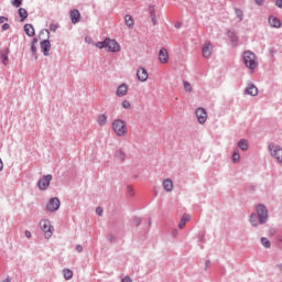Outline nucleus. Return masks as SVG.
Returning a JSON list of instances; mask_svg holds the SVG:
<instances>
[{
	"instance_id": "09e8293b",
	"label": "nucleus",
	"mask_w": 282,
	"mask_h": 282,
	"mask_svg": "<svg viewBox=\"0 0 282 282\" xmlns=\"http://www.w3.org/2000/svg\"><path fill=\"white\" fill-rule=\"evenodd\" d=\"M0 171H3V161L0 159Z\"/></svg>"
},
{
	"instance_id": "58836bf2",
	"label": "nucleus",
	"mask_w": 282,
	"mask_h": 282,
	"mask_svg": "<svg viewBox=\"0 0 282 282\" xmlns=\"http://www.w3.org/2000/svg\"><path fill=\"white\" fill-rule=\"evenodd\" d=\"M2 30H4V31L10 30V24L4 23V24L2 25Z\"/></svg>"
},
{
	"instance_id": "37998d69",
	"label": "nucleus",
	"mask_w": 282,
	"mask_h": 282,
	"mask_svg": "<svg viewBox=\"0 0 282 282\" xmlns=\"http://www.w3.org/2000/svg\"><path fill=\"white\" fill-rule=\"evenodd\" d=\"M6 21H8V18H6V17H0V24H1V23H6Z\"/></svg>"
},
{
	"instance_id": "ea45409f",
	"label": "nucleus",
	"mask_w": 282,
	"mask_h": 282,
	"mask_svg": "<svg viewBox=\"0 0 282 282\" xmlns=\"http://www.w3.org/2000/svg\"><path fill=\"white\" fill-rule=\"evenodd\" d=\"M96 214L99 215V216L102 215V208L97 207L96 208Z\"/></svg>"
},
{
	"instance_id": "f8f14e48",
	"label": "nucleus",
	"mask_w": 282,
	"mask_h": 282,
	"mask_svg": "<svg viewBox=\"0 0 282 282\" xmlns=\"http://www.w3.org/2000/svg\"><path fill=\"white\" fill-rule=\"evenodd\" d=\"M129 94V86L127 84H121L116 91V96L122 98Z\"/></svg>"
},
{
	"instance_id": "3c124183",
	"label": "nucleus",
	"mask_w": 282,
	"mask_h": 282,
	"mask_svg": "<svg viewBox=\"0 0 282 282\" xmlns=\"http://www.w3.org/2000/svg\"><path fill=\"white\" fill-rule=\"evenodd\" d=\"M208 263H210L209 261L206 262V265H208Z\"/></svg>"
},
{
	"instance_id": "79ce46f5",
	"label": "nucleus",
	"mask_w": 282,
	"mask_h": 282,
	"mask_svg": "<svg viewBox=\"0 0 282 282\" xmlns=\"http://www.w3.org/2000/svg\"><path fill=\"white\" fill-rule=\"evenodd\" d=\"M31 52H32L33 54H36V45L32 44V46H31Z\"/></svg>"
},
{
	"instance_id": "5701e85b",
	"label": "nucleus",
	"mask_w": 282,
	"mask_h": 282,
	"mask_svg": "<svg viewBox=\"0 0 282 282\" xmlns=\"http://www.w3.org/2000/svg\"><path fill=\"white\" fill-rule=\"evenodd\" d=\"M63 275L66 281H70V279L74 276V271H72L69 269H64Z\"/></svg>"
},
{
	"instance_id": "b1692460",
	"label": "nucleus",
	"mask_w": 282,
	"mask_h": 282,
	"mask_svg": "<svg viewBox=\"0 0 282 282\" xmlns=\"http://www.w3.org/2000/svg\"><path fill=\"white\" fill-rule=\"evenodd\" d=\"M238 147L241 149V151H248V141L246 139H241L238 142Z\"/></svg>"
},
{
	"instance_id": "2f4dec72",
	"label": "nucleus",
	"mask_w": 282,
	"mask_h": 282,
	"mask_svg": "<svg viewBox=\"0 0 282 282\" xmlns=\"http://www.w3.org/2000/svg\"><path fill=\"white\" fill-rule=\"evenodd\" d=\"M121 106L123 109H131V101L126 99L122 101Z\"/></svg>"
},
{
	"instance_id": "7ed1b4c3",
	"label": "nucleus",
	"mask_w": 282,
	"mask_h": 282,
	"mask_svg": "<svg viewBox=\"0 0 282 282\" xmlns=\"http://www.w3.org/2000/svg\"><path fill=\"white\" fill-rule=\"evenodd\" d=\"M40 228L43 230L45 238L51 239L54 234V227H52V223L48 219H43L40 221Z\"/></svg>"
},
{
	"instance_id": "4be33fe9",
	"label": "nucleus",
	"mask_w": 282,
	"mask_h": 282,
	"mask_svg": "<svg viewBox=\"0 0 282 282\" xmlns=\"http://www.w3.org/2000/svg\"><path fill=\"white\" fill-rule=\"evenodd\" d=\"M124 21H126V25H127L128 28H133V25H135V22H134V20H133V17H131V15H129V14H127V15L124 17Z\"/></svg>"
},
{
	"instance_id": "473e14b6",
	"label": "nucleus",
	"mask_w": 282,
	"mask_h": 282,
	"mask_svg": "<svg viewBox=\"0 0 282 282\" xmlns=\"http://www.w3.org/2000/svg\"><path fill=\"white\" fill-rule=\"evenodd\" d=\"M261 243L264 246V248H270V240H268V238H261Z\"/></svg>"
},
{
	"instance_id": "ddd939ff",
	"label": "nucleus",
	"mask_w": 282,
	"mask_h": 282,
	"mask_svg": "<svg viewBox=\"0 0 282 282\" xmlns=\"http://www.w3.org/2000/svg\"><path fill=\"white\" fill-rule=\"evenodd\" d=\"M41 51L43 52L44 56H50V50H52V44L48 40H44L41 42Z\"/></svg>"
},
{
	"instance_id": "49530a36",
	"label": "nucleus",
	"mask_w": 282,
	"mask_h": 282,
	"mask_svg": "<svg viewBox=\"0 0 282 282\" xmlns=\"http://www.w3.org/2000/svg\"><path fill=\"white\" fill-rule=\"evenodd\" d=\"M76 250H77V252H83V246L78 245V246L76 247Z\"/></svg>"
},
{
	"instance_id": "0eeeda50",
	"label": "nucleus",
	"mask_w": 282,
	"mask_h": 282,
	"mask_svg": "<svg viewBox=\"0 0 282 282\" xmlns=\"http://www.w3.org/2000/svg\"><path fill=\"white\" fill-rule=\"evenodd\" d=\"M195 113L199 124L206 123V121L208 120V112H206V109L197 108Z\"/></svg>"
},
{
	"instance_id": "20e7f679",
	"label": "nucleus",
	"mask_w": 282,
	"mask_h": 282,
	"mask_svg": "<svg viewBox=\"0 0 282 282\" xmlns=\"http://www.w3.org/2000/svg\"><path fill=\"white\" fill-rule=\"evenodd\" d=\"M269 151L272 158H275L278 162H282V149L279 145H275L274 143L269 144Z\"/></svg>"
},
{
	"instance_id": "bb28decb",
	"label": "nucleus",
	"mask_w": 282,
	"mask_h": 282,
	"mask_svg": "<svg viewBox=\"0 0 282 282\" xmlns=\"http://www.w3.org/2000/svg\"><path fill=\"white\" fill-rule=\"evenodd\" d=\"M8 53H9V51H7L4 53H0V61H1V63H3V65H8V61H9Z\"/></svg>"
},
{
	"instance_id": "6ab92c4d",
	"label": "nucleus",
	"mask_w": 282,
	"mask_h": 282,
	"mask_svg": "<svg viewBox=\"0 0 282 282\" xmlns=\"http://www.w3.org/2000/svg\"><path fill=\"white\" fill-rule=\"evenodd\" d=\"M269 23H270L271 28H281V20H279V18L270 17Z\"/></svg>"
},
{
	"instance_id": "f257e3e1",
	"label": "nucleus",
	"mask_w": 282,
	"mask_h": 282,
	"mask_svg": "<svg viewBox=\"0 0 282 282\" xmlns=\"http://www.w3.org/2000/svg\"><path fill=\"white\" fill-rule=\"evenodd\" d=\"M112 130L119 138L127 135V122L122 119H116L112 122Z\"/></svg>"
},
{
	"instance_id": "c9c22d12",
	"label": "nucleus",
	"mask_w": 282,
	"mask_h": 282,
	"mask_svg": "<svg viewBox=\"0 0 282 282\" xmlns=\"http://www.w3.org/2000/svg\"><path fill=\"white\" fill-rule=\"evenodd\" d=\"M50 30H51V32H56V30H58V25H56V24H51V25H50Z\"/></svg>"
},
{
	"instance_id": "c85d7f7f",
	"label": "nucleus",
	"mask_w": 282,
	"mask_h": 282,
	"mask_svg": "<svg viewBox=\"0 0 282 282\" xmlns=\"http://www.w3.org/2000/svg\"><path fill=\"white\" fill-rule=\"evenodd\" d=\"M107 43L108 41L106 39L104 42H97L95 46L98 47L99 50H105V47H107Z\"/></svg>"
},
{
	"instance_id": "cd10ccee",
	"label": "nucleus",
	"mask_w": 282,
	"mask_h": 282,
	"mask_svg": "<svg viewBox=\"0 0 282 282\" xmlns=\"http://www.w3.org/2000/svg\"><path fill=\"white\" fill-rule=\"evenodd\" d=\"M183 85H184L185 91H187L188 94H191V91H193V86L191 85V83L184 80Z\"/></svg>"
},
{
	"instance_id": "4468645a",
	"label": "nucleus",
	"mask_w": 282,
	"mask_h": 282,
	"mask_svg": "<svg viewBox=\"0 0 282 282\" xmlns=\"http://www.w3.org/2000/svg\"><path fill=\"white\" fill-rule=\"evenodd\" d=\"M159 61H160V63H163V65H166V63H169V51H166V48L160 50Z\"/></svg>"
},
{
	"instance_id": "7c9ffc66",
	"label": "nucleus",
	"mask_w": 282,
	"mask_h": 282,
	"mask_svg": "<svg viewBox=\"0 0 282 282\" xmlns=\"http://www.w3.org/2000/svg\"><path fill=\"white\" fill-rule=\"evenodd\" d=\"M150 14L152 17L153 23H155L158 21V18L155 17V8L150 7Z\"/></svg>"
},
{
	"instance_id": "412c9836",
	"label": "nucleus",
	"mask_w": 282,
	"mask_h": 282,
	"mask_svg": "<svg viewBox=\"0 0 282 282\" xmlns=\"http://www.w3.org/2000/svg\"><path fill=\"white\" fill-rule=\"evenodd\" d=\"M187 221H191V215L185 214V215H183V217L181 218V221H180V224H178V228H181V230H182V228H184V226H186V223H187Z\"/></svg>"
},
{
	"instance_id": "c756f323",
	"label": "nucleus",
	"mask_w": 282,
	"mask_h": 282,
	"mask_svg": "<svg viewBox=\"0 0 282 282\" xmlns=\"http://www.w3.org/2000/svg\"><path fill=\"white\" fill-rule=\"evenodd\" d=\"M240 158L239 150H235L232 154V162H239Z\"/></svg>"
},
{
	"instance_id": "72a5a7b5",
	"label": "nucleus",
	"mask_w": 282,
	"mask_h": 282,
	"mask_svg": "<svg viewBox=\"0 0 282 282\" xmlns=\"http://www.w3.org/2000/svg\"><path fill=\"white\" fill-rule=\"evenodd\" d=\"M250 224L252 226H257V215L256 214H251V216H250Z\"/></svg>"
},
{
	"instance_id": "6e6552de",
	"label": "nucleus",
	"mask_w": 282,
	"mask_h": 282,
	"mask_svg": "<svg viewBox=\"0 0 282 282\" xmlns=\"http://www.w3.org/2000/svg\"><path fill=\"white\" fill-rule=\"evenodd\" d=\"M46 208L50 213L58 210V208H61V200L57 197L52 198L46 205Z\"/></svg>"
},
{
	"instance_id": "dca6fc26",
	"label": "nucleus",
	"mask_w": 282,
	"mask_h": 282,
	"mask_svg": "<svg viewBox=\"0 0 282 282\" xmlns=\"http://www.w3.org/2000/svg\"><path fill=\"white\" fill-rule=\"evenodd\" d=\"M108 117L105 113L98 115L97 117V123L99 127H107Z\"/></svg>"
},
{
	"instance_id": "f03ea898",
	"label": "nucleus",
	"mask_w": 282,
	"mask_h": 282,
	"mask_svg": "<svg viewBox=\"0 0 282 282\" xmlns=\"http://www.w3.org/2000/svg\"><path fill=\"white\" fill-rule=\"evenodd\" d=\"M243 61L246 67H249V69H251L252 72H254V69H257L259 65V63L257 62V55H254V53L250 51L243 53Z\"/></svg>"
},
{
	"instance_id": "9d476101",
	"label": "nucleus",
	"mask_w": 282,
	"mask_h": 282,
	"mask_svg": "<svg viewBox=\"0 0 282 282\" xmlns=\"http://www.w3.org/2000/svg\"><path fill=\"white\" fill-rule=\"evenodd\" d=\"M107 41L108 52H120V44L116 40L107 39Z\"/></svg>"
},
{
	"instance_id": "c03bdc74",
	"label": "nucleus",
	"mask_w": 282,
	"mask_h": 282,
	"mask_svg": "<svg viewBox=\"0 0 282 282\" xmlns=\"http://www.w3.org/2000/svg\"><path fill=\"white\" fill-rule=\"evenodd\" d=\"M25 237H26L28 239L32 238V232H30L29 230H26V231H25Z\"/></svg>"
},
{
	"instance_id": "423d86ee",
	"label": "nucleus",
	"mask_w": 282,
	"mask_h": 282,
	"mask_svg": "<svg viewBox=\"0 0 282 282\" xmlns=\"http://www.w3.org/2000/svg\"><path fill=\"white\" fill-rule=\"evenodd\" d=\"M50 182H52V175H44L40 181L37 182V186L40 191H47L50 188Z\"/></svg>"
},
{
	"instance_id": "f3484780",
	"label": "nucleus",
	"mask_w": 282,
	"mask_h": 282,
	"mask_svg": "<svg viewBox=\"0 0 282 282\" xmlns=\"http://www.w3.org/2000/svg\"><path fill=\"white\" fill-rule=\"evenodd\" d=\"M246 94H248V96H257L259 94V89L254 85H249L246 89Z\"/></svg>"
},
{
	"instance_id": "e433bc0d",
	"label": "nucleus",
	"mask_w": 282,
	"mask_h": 282,
	"mask_svg": "<svg viewBox=\"0 0 282 282\" xmlns=\"http://www.w3.org/2000/svg\"><path fill=\"white\" fill-rule=\"evenodd\" d=\"M118 155H119L120 160H124V158H127V155L122 151H119Z\"/></svg>"
},
{
	"instance_id": "39448f33",
	"label": "nucleus",
	"mask_w": 282,
	"mask_h": 282,
	"mask_svg": "<svg viewBox=\"0 0 282 282\" xmlns=\"http://www.w3.org/2000/svg\"><path fill=\"white\" fill-rule=\"evenodd\" d=\"M257 213L260 224H265L268 221V208L264 205H259L257 207Z\"/></svg>"
},
{
	"instance_id": "9b49d317",
	"label": "nucleus",
	"mask_w": 282,
	"mask_h": 282,
	"mask_svg": "<svg viewBox=\"0 0 282 282\" xmlns=\"http://www.w3.org/2000/svg\"><path fill=\"white\" fill-rule=\"evenodd\" d=\"M137 78L140 80V83H147L149 80V72H147L144 68L140 67L137 70Z\"/></svg>"
},
{
	"instance_id": "f704fd0d",
	"label": "nucleus",
	"mask_w": 282,
	"mask_h": 282,
	"mask_svg": "<svg viewBox=\"0 0 282 282\" xmlns=\"http://www.w3.org/2000/svg\"><path fill=\"white\" fill-rule=\"evenodd\" d=\"M23 3V0H13L12 6L14 8H21V4Z\"/></svg>"
},
{
	"instance_id": "aec40b11",
	"label": "nucleus",
	"mask_w": 282,
	"mask_h": 282,
	"mask_svg": "<svg viewBox=\"0 0 282 282\" xmlns=\"http://www.w3.org/2000/svg\"><path fill=\"white\" fill-rule=\"evenodd\" d=\"M24 32H25L26 36H34V34H35L34 26L32 24H25Z\"/></svg>"
},
{
	"instance_id": "393cba45",
	"label": "nucleus",
	"mask_w": 282,
	"mask_h": 282,
	"mask_svg": "<svg viewBox=\"0 0 282 282\" xmlns=\"http://www.w3.org/2000/svg\"><path fill=\"white\" fill-rule=\"evenodd\" d=\"M235 14H236V19H238V21H243V10L236 8Z\"/></svg>"
},
{
	"instance_id": "a19ab883",
	"label": "nucleus",
	"mask_w": 282,
	"mask_h": 282,
	"mask_svg": "<svg viewBox=\"0 0 282 282\" xmlns=\"http://www.w3.org/2000/svg\"><path fill=\"white\" fill-rule=\"evenodd\" d=\"M121 282H133L129 276H126L121 280Z\"/></svg>"
},
{
	"instance_id": "de8ad7c7",
	"label": "nucleus",
	"mask_w": 282,
	"mask_h": 282,
	"mask_svg": "<svg viewBox=\"0 0 282 282\" xmlns=\"http://www.w3.org/2000/svg\"><path fill=\"white\" fill-rule=\"evenodd\" d=\"M257 6H263V0H256Z\"/></svg>"
},
{
	"instance_id": "a878e982",
	"label": "nucleus",
	"mask_w": 282,
	"mask_h": 282,
	"mask_svg": "<svg viewBox=\"0 0 282 282\" xmlns=\"http://www.w3.org/2000/svg\"><path fill=\"white\" fill-rule=\"evenodd\" d=\"M19 15L21 18V21H24L28 19V10H25L24 8H20L19 9Z\"/></svg>"
},
{
	"instance_id": "8fccbe9b",
	"label": "nucleus",
	"mask_w": 282,
	"mask_h": 282,
	"mask_svg": "<svg viewBox=\"0 0 282 282\" xmlns=\"http://www.w3.org/2000/svg\"><path fill=\"white\" fill-rule=\"evenodd\" d=\"M36 43H39V40L37 39H33L32 45H36Z\"/></svg>"
},
{
	"instance_id": "a18cd8bd",
	"label": "nucleus",
	"mask_w": 282,
	"mask_h": 282,
	"mask_svg": "<svg viewBox=\"0 0 282 282\" xmlns=\"http://www.w3.org/2000/svg\"><path fill=\"white\" fill-rule=\"evenodd\" d=\"M40 34H47V36H50V31H47V30H42V31L40 32Z\"/></svg>"
},
{
	"instance_id": "4c0bfd02",
	"label": "nucleus",
	"mask_w": 282,
	"mask_h": 282,
	"mask_svg": "<svg viewBox=\"0 0 282 282\" xmlns=\"http://www.w3.org/2000/svg\"><path fill=\"white\" fill-rule=\"evenodd\" d=\"M274 3L278 8H282V0H274Z\"/></svg>"
},
{
	"instance_id": "1a4fd4ad",
	"label": "nucleus",
	"mask_w": 282,
	"mask_h": 282,
	"mask_svg": "<svg viewBox=\"0 0 282 282\" xmlns=\"http://www.w3.org/2000/svg\"><path fill=\"white\" fill-rule=\"evenodd\" d=\"M202 54L204 58H210V56L213 55V44H210V42H206L203 45Z\"/></svg>"
},
{
	"instance_id": "2eb2a0df",
	"label": "nucleus",
	"mask_w": 282,
	"mask_h": 282,
	"mask_svg": "<svg viewBox=\"0 0 282 282\" xmlns=\"http://www.w3.org/2000/svg\"><path fill=\"white\" fill-rule=\"evenodd\" d=\"M70 21L72 23L76 24L80 21V11L74 9L70 11Z\"/></svg>"
},
{
	"instance_id": "a211bd4d",
	"label": "nucleus",
	"mask_w": 282,
	"mask_h": 282,
	"mask_svg": "<svg viewBox=\"0 0 282 282\" xmlns=\"http://www.w3.org/2000/svg\"><path fill=\"white\" fill-rule=\"evenodd\" d=\"M163 188L167 193H171V191H173V181H171L170 178L164 180L163 181Z\"/></svg>"
}]
</instances>
